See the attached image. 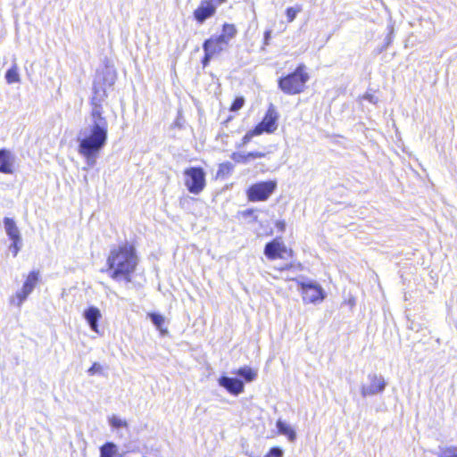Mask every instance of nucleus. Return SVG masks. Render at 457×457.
<instances>
[{"label": "nucleus", "mask_w": 457, "mask_h": 457, "mask_svg": "<svg viewBox=\"0 0 457 457\" xmlns=\"http://www.w3.org/2000/svg\"><path fill=\"white\" fill-rule=\"evenodd\" d=\"M115 82L113 72L106 71L96 77L93 86L91 98L92 110L86 125L78 133L79 154L86 159L88 167H94L96 159L105 146L108 138V121L103 115L102 103L107 97L106 86L112 87Z\"/></svg>", "instance_id": "obj_1"}, {"label": "nucleus", "mask_w": 457, "mask_h": 457, "mask_svg": "<svg viewBox=\"0 0 457 457\" xmlns=\"http://www.w3.org/2000/svg\"><path fill=\"white\" fill-rule=\"evenodd\" d=\"M107 265L106 272L112 279L119 280L122 278L130 282V275L137 265L134 246L126 243L112 249L107 258Z\"/></svg>", "instance_id": "obj_2"}, {"label": "nucleus", "mask_w": 457, "mask_h": 457, "mask_svg": "<svg viewBox=\"0 0 457 457\" xmlns=\"http://www.w3.org/2000/svg\"><path fill=\"white\" fill-rule=\"evenodd\" d=\"M304 64H300L294 72L278 79V87L287 95L300 94L304 90L309 74Z\"/></svg>", "instance_id": "obj_3"}, {"label": "nucleus", "mask_w": 457, "mask_h": 457, "mask_svg": "<svg viewBox=\"0 0 457 457\" xmlns=\"http://www.w3.org/2000/svg\"><path fill=\"white\" fill-rule=\"evenodd\" d=\"M185 186L195 195L200 194L205 187V173L201 167H190L184 171Z\"/></svg>", "instance_id": "obj_4"}, {"label": "nucleus", "mask_w": 457, "mask_h": 457, "mask_svg": "<svg viewBox=\"0 0 457 457\" xmlns=\"http://www.w3.org/2000/svg\"><path fill=\"white\" fill-rule=\"evenodd\" d=\"M277 187V182L268 180L252 185L246 191L250 202H262L269 199Z\"/></svg>", "instance_id": "obj_5"}, {"label": "nucleus", "mask_w": 457, "mask_h": 457, "mask_svg": "<svg viewBox=\"0 0 457 457\" xmlns=\"http://www.w3.org/2000/svg\"><path fill=\"white\" fill-rule=\"evenodd\" d=\"M368 382L361 386V395L362 397L373 396L382 394L386 386V382L382 375L370 373L367 376Z\"/></svg>", "instance_id": "obj_6"}, {"label": "nucleus", "mask_w": 457, "mask_h": 457, "mask_svg": "<svg viewBox=\"0 0 457 457\" xmlns=\"http://www.w3.org/2000/svg\"><path fill=\"white\" fill-rule=\"evenodd\" d=\"M301 287L303 300L304 303H317L323 301L325 298V292L322 287L315 281H301L299 282Z\"/></svg>", "instance_id": "obj_7"}, {"label": "nucleus", "mask_w": 457, "mask_h": 457, "mask_svg": "<svg viewBox=\"0 0 457 457\" xmlns=\"http://www.w3.org/2000/svg\"><path fill=\"white\" fill-rule=\"evenodd\" d=\"M278 112L273 104H270L262 120L255 127V132L260 135L263 132L272 133L277 129Z\"/></svg>", "instance_id": "obj_8"}, {"label": "nucleus", "mask_w": 457, "mask_h": 457, "mask_svg": "<svg viewBox=\"0 0 457 457\" xmlns=\"http://www.w3.org/2000/svg\"><path fill=\"white\" fill-rule=\"evenodd\" d=\"M16 156L9 149H0V172L12 175L15 171Z\"/></svg>", "instance_id": "obj_9"}, {"label": "nucleus", "mask_w": 457, "mask_h": 457, "mask_svg": "<svg viewBox=\"0 0 457 457\" xmlns=\"http://www.w3.org/2000/svg\"><path fill=\"white\" fill-rule=\"evenodd\" d=\"M219 385L224 387L228 393L234 395H238L244 391V383L236 378H229L222 376L218 380Z\"/></svg>", "instance_id": "obj_10"}, {"label": "nucleus", "mask_w": 457, "mask_h": 457, "mask_svg": "<svg viewBox=\"0 0 457 457\" xmlns=\"http://www.w3.org/2000/svg\"><path fill=\"white\" fill-rule=\"evenodd\" d=\"M215 9L211 2L203 0L194 12V18L199 24H203L207 19L215 14Z\"/></svg>", "instance_id": "obj_11"}, {"label": "nucleus", "mask_w": 457, "mask_h": 457, "mask_svg": "<svg viewBox=\"0 0 457 457\" xmlns=\"http://www.w3.org/2000/svg\"><path fill=\"white\" fill-rule=\"evenodd\" d=\"M286 252V246L283 242L274 239L266 244L264 247V254L268 259L274 260L281 257V253Z\"/></svg>", "instance_id": "obj_12"}, {"label": "nucleus", "mask_w": 457, "mask_h": 457, "mask_svg": "<svg viewBox=\"0 0 457 457\" xmlns=\"http://www.w3.org/2000/svg\"><path fill=\"white\" fill-rule=\"evenodd\" d=\"M84 318L88 323L91 330L98 332V321L102 318L100 310L97 307L90 306L85 310Z\"/></svg>", "instance_id": "obj_13"}, {"label": "nucleus", "mask_w": 457, "mask_h": 457, "mask_svg": "<svg viewBox=\"0 0 457 457\" xmlns=\"http://www.w3.org/2000/svg\"><path fill=\"white\" fill-rule=\"evenodd\" d=\"M4 226L5 232L11 240L21 241L20 230L12 219L7 217L4 218Z\"/></svg>", "instance_id": "obj_14"}, {"label": "nucleus", "mask_w": 457, "mask_h": 457, "mask_svg": "<svg viewBox=\"0 0 457 457\" xmlns=\"http://www.w3.org/2000/svg\"><path fill=\"white\" fill-rule=\"evenodd\" d=\"M204 52H209L212 55H216L222 51H225L226 48L223 47L218 41H216L213 37L206 39L203 44Z\"/></svg>", "instance_id": "obj_15"}, {"label": "nucleus", "mask_w": 457, "mask_h": 457, "mask_svg": "<svg viewBox=\"0 0 457 457\" xmlns=\"http://www.w3.org/2000/svg\"><path fill=\"white\" fill-rule=\"evenodd\" d=\"M276 427L279 434L286 436L290 442H295L296 439L295 431L286 422L280 419L277 421Z\"/></svg>", "instance_id": "obj_16"}, {"label": "nucleus", "mask_w": 457, "mask_h": 457, "mask_svg": "<svg viewBox=\"0 0 457 457\" xmlns=\"http://www.w3.org/2000/svg\"><path fill=\"white\" fill-rule=\"evenodd\" d=\"M38 271H31L26 281L24 282L22 286V290H24V295H30L31 292L34 290L36 284L38 281Z\"/></svg>", "instance_id": "obj_17"}, {"label": "nucleus", "mask_w": 457, "mask_h": 457, "mask_svg": "<svg viewBox=\"0 0 457 457\" xmlns=\"http://www.w3.org/2000/svg\"><path fill=\"white\" fill-rule=\"evenodd\" d=\"M233 373L243 378L246 382H252L257 378V371L248 366L242 367Z\"/></svg>", "instance_id": "obj_18"}, {"label": "nucleus", "mask_w": 457, "mask_h": 457, "mask_svg": "<svg viewBox=\"0 0 457 457\" xmlns=\"http://www.w3.org/2000/svg\"><path fill=\"white\" fill-rule=\"evenodd\" d=\"M117 446L113 443H105L100 448V457H117Z\"/></svg>", "instance_id": "obj_19"}, {"label": "nucleus", "mask_w": 457, "mask_h": 457, "mask_svg": "<svg viewBox=\"0 0 457 457\" xmlns=\"http://www.w3.org/2000/svg\"><path fill=\"white\" fill-rule=\"evenodd\" d=\"M5 79L8 84L18 83L21 80L16 62L6 71Z\"/></svg>", "instance_id": "obj_20"}, {"label": "nucleus", "mask_w": 457, "mask_h": 457, "mask_svg": "<svg viewBox=\"0 0 457 457\" xmlns=\"http://www.w3.org/2000/svg\"><path fill=\"white\" fill-rule=\"evenodd\" d=\"M437 457H457V446H439Z\"/></svg>", "instance_id": "obj_21"}, {"label": "nucleus", "mask_w": 457, "mask_h": 457, "mask_svg": "<svg viewBox=\"0 0 457 457\" xmlns=\"http://www.w3.org/2000/svg\"><path fill=\"white\" fill-rule=\"evenodd\" d=\"M151 321L159 329L162 333H163L162 327L164 325V318L162 315L158 313H149L148 314Z\"/></svg>", "instance_id": "obj_22"}, {"label": "nucleus", "mask_w": 457, "mask_h": 457, "mask_svg": "<svg viewBox=\"0 0 457 457\" xmlns=\"http://www.w3.org/2000/svg\"><path fill=\"white\" fill-rule=\"evenodd\" d=\"M237 33V30L234 24H228L225 23L222 27V32L225 37H227L228 39H233Z\"/></svg>", "instance_id": "obj_23"}, {"label": "nucleus", "mask_w": 457, "mask_h": 457, "mask_svg": "<svg viewBox=\"0 0 457 457\" xmlns=\"http://www.w3.org/2000/svg\"><path fill=\"white\" fill-rule=\"evenodd\" d=\"M300 12H302V6L300 5L295 7H288L286 11L287 21L292 22Z\"/></svg>", "instance_id": "obj_24"}, {"label": "nucleus", "mask_w": 457, "mask_h": 457, "mask_svg": "<svg viewBox=\"0 0 457 457\" xmlns=\"http://www.w3.org/2000/svg\"><path fill=\"white\" fill-rule=\"evenodd\" d=\"M29 295H24V290L21 288L16 293L15 296L12 298L11 303L20 307Z\"/></svg>", "instance_id": "obj_25"}, {"label": "nucleus", "mask_w": 457, "mask_h": 457, "mask_svg": "<svg viewBox=\"0 0 457 457\" xmlns=\"http://www.w3.org/2000/svg\"><path fill=\"white\" fill-rule=\"evenodd\" d=\"M109 423L110 425L114 428H120L127 427L128 424L125 420L120 419L119 417L112 415L109 418Z\"/></svg>", "instance_id": "obj_26"}, {"label": "nucleus", "mask_w": 457, "mask_h": 457, "mask_svg": "<svg viewBox=\"0 0 457 457\" xmlns=\"http://www.w3.org/2000/svg\"><path fill=\"white\" fill-rule=\"evenodd\" d=\"M231 159L235 161L236 162L239 163H247L249 162L247 154H242V153H233L231 155Z\"/></svg>", "instance_id": "obj_27"}, {"label": "nucleus", "mask_w": 457, "mask_h": 457, "mask_svg": "<svg viewBox=\"0 0 457 457\" xmlns=\"http://www.w3.org/2000/svg\"><path fill=\"white\" fill-rule=\"evenodd\" d=\"M12 243L9 246V250L12 253L13 257H16L19 251L21 248L22 240L21 241L12 240Z\"/></svg>", "instance_id": "obj_28"}, {"label": "nucleus", "mask_w": 457, "mask_h": 457, "mask_svg": "<svg viewBox=\"0 0 457 457\" xmlns=\"http://www.w3.org/2000/svg\"><path fill=\"white\" fill-rule=\"evenodd\" d=\"M245 104V99L242 96L237 97L231 104L230 111L237 112L240 110Z\"/></svg>", "instance_id": "obj_29"}, {"label": "nucleus", "mask_w": 457, "mask_h": 457, "mask_svg": "<svg viewBox=\"0 0 457 457\" xmlns=\"http://www.w3.org/2000/svg\"><path fill=\"white\" fill-rule=\"evenodd\" d=\"M283 451L279 447H272L264 457H282Z\"/></svg>", "instance_id": "obj_30"}, {"label": "nucleus", "mask_w": 457, "mask_h": 457, "mask_svg": "<svg viewBox=\"0 0 457 457\" xmlns=\"http://www.w3.org/2000/svg\"><path fill=\"white\" fill-rule=\"evenodd\" d=\"M258 135H260V134H259V133H257V132H255V128H254L253 130L248 131V132L244 136V137H243V139H242V141H243V143H242V144H243L244 145H246V144H248V143L251 141V139L253 138V137H254V136H258Z\"/></svg>", "instance_id": "obj_31"}, {"label": "nucleus", "mask_w": 457, "mask_h": 457, "mask_svg": "<svg viewBox=\"0 0 457 457\" xmlns=\"http://www.w3.org/2000/svg\"><path fill=\"white\" fill-rule=\"evenodd\" d=\"M216 41H218L223 47L227 49L230 39L225 37L223 34H220L218 37H213Z\"/></svg>", "instance_id": "obj_32"}, {"label": "nucleus", "mask_w": 457, "mask_h": 457, "mask_svg": "<svg viewBox=\"0 0 457 457\" xmlns=\"http://www.w3.org/2000/svg\"><path fill=\"white\" fill-rule=\"evenodd\" d=\"M102 370V366L98 362L93 363V365L88 369L87 372L90 375H95L96 373H100Z\"/></svg>", "instance_id": "obj_33"}, {"label": "nucleus", "mask_w": 457, "mask_h": 457, "mask_svg": "<svg viewBox=\"0 0 457 457\" xmlns=\"http://www.w3.org/2000/svg\"><path fill=\"white\" fill-rule=\"evenodd\" d=\"M214 55H212V54H210L209 52H204V56L202 60V64H203V67L205 68L206 66H208V64L210 63L212 58L213 57Z\"/></svg>", "instance_id": "obj_34"}, {"label": "nucleus", "mask_w": 457, "mask_h": 457, "mask_svg": "<svg viewBox=\"0 0 457 457\" xmlns=\"http://www.w3.org/2000/svg\"><path fill=\"white\" fill-rule=\"evenodd\" d=\"M247 156L250 161L252 159L262 158L265 156V154H263L262 152H249V153H247Z\"/></svg>", "instance_id": "obj_35"}, {"label": "nucleus", "mask_w": 457, "mask_h": 457, "mask_svg": "<svg viewBox=\"0 0 457 457\" xmlns=\"http://www.w3.org/2000/svg\"><path fill=\"white\" fill-rule=\"evenodd\" d=\"M230 169L231 164L229 162L221 163L218 170V175L220 173H224L225 171H228Z\"/></svg>", "instance_id": "obj_36"}, {"label": "nucleus", "mask_w": 457, "mask_h": 457, "mask_svg": "<svg viewBox=\"0 0 457 457\" xmlns=\"http://www.w3.org/2000/svg\"><path fill=\"white\" fill-rule=\"evenodd\" d=\"M276 227L279 231H284L286 229V222L284 220H278L276 222Z\"/></svg>", "instance_id": "obj_37"}, {"label": "nucleus", "mask_w": 457, "mask_h": 457, "mask_svg": "<svg viewBox=\"0 0 457 457\" xmlns=\"http://www.w3.org/2000/svg\"><path fill=\"white\" fill-rule=\"evenodd\" d=\"M207 2H211L213 5V9H217L219 5L225 2V0H206Z\"/></svg>", "instance_id": "obj_38"}, {"label": "nucleus", "mask_w": 457, "mask_h": 457, "mask_svg": "<svg viewBox=\"0 0 457 457\" xmlns=\"http://www.w3.org/2000/svg\"><path fill=\"white\" fill-rule=\"evenodd\" d=\"M270 37H271V31L270 30L265 31V33H264V45L265 46L269 45V41H270Z\"/></svg>", "instance_id": "obj_39"}, {"label": "nucleus", "mask_w": 457, "mask_h": 457, "mask_svg": "<svg viewBox=\"0 0 457 457\" xmlns=\"http://www.w3.org/2000/svg\"><path fill=\"white\" fill-rule=\"evenodd\" d=\"M393 32H394V28H393V26H390V31H389V34H388L387 38H386L387 39V45H389L390 42H391V36H392Z\"/></svg>", "instance_id": "obj_40"}, {"label": "nucleus", "mask_w": 457, "mask_h": 457, "mask_svg": "<svg viewBox=\"0 0 457 457\" xmlns=\"http://www.w3.org/2000/svg\"><path fill=\"white\" fill-rule=\"evenodd\" d=\"M365 99L369 100L370 102L375 103L374 96L372 95H366Z\"/></svg>", "instance_id": "obj_41"}, {"label": "nucleus", "mask_w": 457, "mask_h": 457, "mask_svg": "<svg viewBox=\"0 0 457 457\" xmlns=\"http://www.w3.org/2000/svg\"><path fill=\"white\" fill-rule=\"evenodd\" d=\"M289 267H291V265H287V264L285 267L281 268V270H287V269H288Z\"/></svg>", "instance_id": "obj_42"}]
</instances>
